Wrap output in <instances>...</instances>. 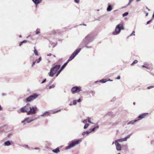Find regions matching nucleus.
Here are the masks:
<instances>
[{
    "label": "nucleus",
    "mask_w": 154,
    "mask_h": 154,
    "mask_svg": "<svg viewBox=\"0 0 154 154\" xmlns=\"http://www.w3.org/2000/svg\"><path fill=\"white\" fill-rule=\"evenodd\" d=\"M5 95V94H3V96H4V95Z\"/></svg>",
    "instance_id": "nucleus-63"
},
{
    "label": "nucleus",
    "mask_w": 154,
    "mask_h": 154,
    "mask_svg": "<svg viewBox=\"0 0 154 154\" xmlns=\"http://www.w3.org/2000/svg\"><path fill=\"white\" fill-rule=\"evenodd\" d=\"M92 93H95V92L94 91H92Z\"/></svg>",
    "instance_id": "nucleus-61"
},
{
    "label": "nucleus",
    "mask_w": 154,
    "mask_h": 154,
    "mask_svg": "<svg viewBox=\"0 0 154 154\" xmlns=\"http://www.w3.org/2000/svg\"><path fill=\"white\" fill-rule=\"evenodd\" d=\"M19 37H21V35H20Z\"/></svg>",
    "instance_id": "nucleus-64"
},
{
    "label": "nucleus",
    "mask_w": 154,
    "mask_h": 154,
    "mask_svg": "<svg viewBox=\"0 0 154 154\" xmlns=\"http://www.w3.org/2000/svg\"><path fill=\"white\" fill-rule=\"evenodd\" d=\"M130 3H131V2H129L128 3V5H127V6H128V5H130Z\"/></svg>",
    "instance_id": "nucleus-52"
},
{
    "label": "nucleus",
    "mask_w": 154,
    "mask_h": 154,
    "mask_svg": "<svg viewBox=\"0 0 154 154\" xmlns=\"http://www.w3.org/2000/svg\"><path fill=\"white\" fill-rule=\"evenodd\" d=\"M35 62H33L32 63V67H33L35 64Z\"/></svg>",
    "instance_id": "nucleus-44"
},
{
    "label": "nucleus",
    "mask_w": 154,
    "mask_h": 154,
    "mask_svg": "<svg viewBox=\"0 0 154 154\" xmlns=\"http://www.w3.org/2000/svg\"><path fill=\"white\" fill-rule=\"evenodd\" d=\"M137 60H135L133 61V62L132 63L131 65H133L134 64L137 63Z\"/></svg>",
    "instance_id": "nucleus-30"
},
{
    "label": "nucleus",
    "mask_w": 154,
    "mask_h": 154,
    "mask_svg": "<svg viewBox=\"0 0 154 154\" xmlns=\"http://www.w3.org/2000/svg\"><path fill=\"white\" fill-rule=\"evenodd\" d=\"M142 66L143 67H145L146 68L148 69V67H147L146 66H145V65H143Z\"/></svg>",
    "instance_id": "nucleus-45"
},
{
    "label": "nucleus",
    "mask_w": 154,
    "mask_h": 154,
    "mask_svg": "<svg viewBox=\"0 0 154 154\" xmlns=\"http://www.w3.org/2000/svg\"><path fill=\"white\" fill-rule=\"evenodd\" d=\"M81 50V48H78L76 49L74 52H73L72 54L70 56L69 59L67 61L64 63V64L63 65V66L61 67V69H63L66 66L68 63L69 62L72 60L73 59L74 57L77 55V54L79 53V52Z\"/></svg>",
    "instance_id": "nucleus-2"
},
{
    "label": "nucleus",
    "mask_w": 154,
    "mask_h": 154,
    "mask_svg": "<svg viewBox=\"0 0 154 154\" xmlns=\"http://www.w3.org/2000/svg\"><path fill=\"white\" fill-rule=\"evenodd\" d=\"M50 43L51 44V45L52 46V47H54L56 45V44L55 43H54V42H50Z\"/></svg>",
    "instance_id": "nucleus-25"
},
{
    "label": "nucleus",
    "mask_w": 154,
    "mask_h": 154,
    "mask_svg": "<svg viewBox=\"0 0 154 154\" xmlns=\"http://www.w3.org/2000/svg\"><path fill=\"white\" fill-rule=\"evenodd\" d=\"M89 126V124H85V125L84 127V129L87 128Z\"/></svg>",
    "instance_id": "nucleus-26"
},
{
    "label": "nucleus",
    "mask_w": 154,
    "mask_h": 154,
    "mask_svg": "<svg viewBox=\"0 0 154 154\" xmlns=\"http://www.w3.org/2000/svg\"><path fill=\"white\" fill-rule=\"evenodd\" d=\"M46 79H45L43 80V81L41 83L42 84L43 83H44L45 82H46Z\"/></svg>",
    "instance_id": "nucleus-41"
},
{
    "label": "nucleus",
    "mask_w": 154,
    "mask_h": 154,
    "mask_svg": "<svg viewBox=\"0 0 154 154\" xmlns=\"http://www.w3.org/2000/svg\"><path fill=\"white\" fill-rule=\"evenodd\" d=\"M121 29H124V27L122 24H118L116 27L115 31L113 32V34L114 35H117L119 34Z\"/></svg>",
    "instance_id": "nucleus-4"
},
{
    "label": "nucleus",
    "mask_w": 154,
    "mask_h": 154,
    "mask_svg": "<svg viewBox=\"0 0 154 154\" xmlns=\"http://www.w3.org/2000/svg\"><path fill=\"white\" fill-rule=\"evenodd\" d=\"M49 116H50V112L49 111H46L41 115L42 116L47 117Z\"/></svg>",
    "instance_id": "nucleus-11"
},
{
    "label": "nucleus",
    "mask_w": 154,
    "mask_h": 154,
    "mask_svg": "<svg viewBox=\"0 0 154 154\" xmlns=\"http://www.w3.org/2000/svg\"><path fill=\"white\" fill-rule=\"evenodd\" d=\"M148 114V113H143L142 114L140 115L138 117V118L139 120H141L142 119L144 118Z\"/></svg>",
    "instance_id": "nucleus-12"
},
{
    "label": "nucleus",
    "mask_w": 154,
    "mask_h": 154,
    "mask_svg": "<svg viewBox=\"0 0 154 154\" xmlns=\"http://www.w3.org/2000/svg\"><path fill=\"white\" fill-rule=\"evenodd\" d=\"M35 119H30V120H29V119L27 120H26V122L28 123H30L32 122V121H33Z\"/></svg>",
    "instance_id": "nucleus-28"
},
{
    "label": "nucleus",
    "mask_w": 154,
    "mask_h": 154,
    "mask_svg": "<svg viewBox=\"0 0 154 154\" xmlns=\"http://www.w3.org/2000/svg\"><path fill=\"white\" fill-rule=\"evenodd\" d=\"M26 42L27 41L26 40L20 42V44H19L20 46L23 43H26Z\"/></svg>",
    "instance_id": "nucleus-29"
},
{
    "label": "nucleus",
    "mask_w": 154,
    "mask_h": 154,
    "mask_svg": "<svg viewBox=\"0 0 154 154\" xmlns=\"http://www.w3.org/2000/svg\"><path fill=\"white\" fill-rule=\"evenodd\" d=\"M52 33L53 34H55V33H56V31H55V30H54L53 31Z\"/></svg>",
    "instance_id": "nucleus-46"
},
{
    "label": "nucleus",
    "mask_w": 154,
    "mask_h": 154,
    "mask_svg": "<svg viewBox=\"0 0 154 154\" xmlns=\"http://www.w3.org/2000/svg\"><path fill=\"white\" fill-rule=\"evenodd\" d=\"M72 105H73V104H72L71 103H70L69 104V105L70 106H72Z\"/></svg>",
    "instance_id": "nucleus-56"
},
{
    "label": "nucleus",
    "mask_w": 154,
    "mask_h": 154,
    "mask_svg": "<svg viewBox=\"0 0 154 154\" xmlns=\"http://www.w3.org/2000/svg\"><path fill=\"white\" fill-rule=\"evenodd\" d=\"M115 143L116 146V150L118 151H120L122 150V147L118 143L117 140H115L114 142H113L112 143L113 145Z\"/></svg>",
    "instance_id": "nucleus-10"
},
{
    "label": "nucleus",
    "mask_w": 154,
    "mask_h": 154,
    "mask_svg": "<svg viewBox=\"0 0 154 154\" xmlns=\"http://www.w3.org/2000/svg\"><path fill=\"white\" fill-rule=\"evenodd\" d=\"M38 110V109L35 106L31 107L29 111L27 112V115H29L31 114L35 113Z\"/></svg>",
    "instance_id": "nucleus-7"
},
{
    "label": "nucleus",
    "mask_w": 154,
    "mask_h": 154,
    "mask_svg": "<svg viewBox=\"0 0 154 154\" xmlns=\"http://www.w3.org/2000/svg\"><path fill=\"white\" fill-rule=\"evenodd\" d=\"M117 79H120V76H118L116 78Z\"/></svg>",
    "instance_id": "nucleus-47"
},
{
    "label": "nucleus",
    "mask_w": 154,
    "mask_h": 154,
    "mask_svg": "<svg viewBox=\"0 0 154 154\" xmlns=\"http://www.w3.org/2000/svg\"><path fill=\"white\" fill-rule=\"evenodd\" d=\"M154 87V86H151L149 87H148L147 88L148 89H149L151 88H152Z\"/></svg>",
    "instance_id": "nucleus-35"
},
{
    "label": "nucleus",
    "mask_w": 154,
    "mask_h": 154,
    "mask_svg": "<svg viewBox=\"0 0 154 154\" xmlns=\"http://www.w3.org/2000/svg\"><path fill=\"white\" fill-rule=\"evenodd\" d=\"M34 149H39V148H37V147H35V148Z\"/></svg>",
    "instance_id": "nucleus-50"
},
{
    "label": "nucleus",
    "mask_w": 154,
    "mask_h": 154,
    "mask_svg": "<svg viewBox=\"0 0 154 154\" xmlns=\"http://www.w3.org/2000/svg\"><path fill=\"white\" fill-rule=\"evenodd\" d=\"M138 120H133L127 123V125H130L131 124L133 125L134 124V123L137 121Z\"/></svg>",
    "instance_id": "nucleus-17"
},
{
    "label": "nucleus",
    "mask_w": 154,
    "mask_h": 154,
    "mask_svg": "<svg viewBox=\"0 0 154 154\" xmlns=\"http://www.w3.org/2000/svg\"><path fill=\"white\" fill-rule=\"evenodd\" d=\"M25 147H28V146L27 145H25Z\"/></svg>",
    "instance_id": "nucleus-60"
},
{
    "label": "nucleus",
    "mask_w": 154,
    "mask_h": 154,
    "mask_svg": "<svg viewBox=\"0 0 154 154\" xmlns=\"http://www.w3.org/2000/svg\"><path fill=\"white\" fill-rule=\"evenodd\" d=\"M99 128V126L97 125V126L94 128H93L90 129H89L90 132H94L95 130H97Z\"/></svg>",
    "instance_id": "nucleus-15"
},
{
    "label": "nucleus",
    "mask_w": 154,
    "mask_h": 154,
    "mask_svg": "<svg viewBox=\"0 0 154 154\" xmlns=\"http://www.w3.org/2000/svg\"><path fill=\"white\" fill-rule=\"evenodd\" d=\"M60 65H56L51 68L50 72L48 73L49 76L51 77L53 76L55 73H56L57 70L60 68Z\"/></svg>",
    "instance_id": "nucleus-3"
},
{
    "label": "nucleus",
    "mask_w": 154,
    "mask_h": 154,
    "mask_svg": "<svg viewBox=\"0 0 154 154\" xmlns=\"http://www.w3.org/2000/svg\"><path fill=\"white\" fill-rule=\"evenodd\" d=\"M40 33V30L39 29L37 28L35 31V34L36 35H38Z\"/></svg>",
    "instance_id": "nucleus-21"
},
{
    "label": "nucleus",
    "mask_w": 154,
    "mask_h": 154,
    "mask_svg": "<svg viewBox=\"0 0 154 154\" xmlns=\"http://www.w3.org/2000/svg\"><path fill=\"white\" fill-rule=\"evenodd\" d=\"M134 0H129V1L130 2H132Z\"/></svg>",
    "instance_id": "nucleus-51"
},
{
    "label": "nucleus",
    "mask_w": 154,
    "mask_h": 154,
    "mask_svg": "<svg viewBox=\"0 0 154 154\" xmlns=\"http://www.w3.org/2000/svg\"><path fill=\"white\" fill-rule=\"evenodd\" d=\"M59 75V74H58L57 73V74H56V76L57 77L58 76V75Z\"/></svg>",
    "instance_id": "nucleus-55"
},
{
    "label": "nucleus",
    "mask_w": 154,
    "mask_h": 154,
    "mask_svg": "<svg viewBox=\"0 0 154 154\" xmlns=\"http://www.w3.org/2000/svg\"><path fill=\"white\" fill-rule=\"evenodd\" d=\"M77 103V101L76 100H73V105H76Z\"/></svg>",
    "instance_id": "nucleus-33"
},
{
    "label": "nucleus",
    "mask_w": 154,
    "mask_h": 154,
    "mask_svg": "<svg viewBox=\"0 0 154 154\" xmlns=\"http://www.w3.org/2000/svg\"><path fill=\"white\" fill-rule=\"evenodd\" d=\"M117 140L118 142H121L123 141V140L122 138L118 139Z\"/></svg>",
    "instance_id": "nucleus-36"
},
{
    "label": "nucleus",
    "mask_w": 154,
    "mask_h": 154,
    "mask_svg": "<svg viewBox=\"0 0 154 154\" xmlns=\"http://www.w3.org/2000/svg\"><path fill=\"white\" fill-rule=\"evenodd\" d=\"M128 14V12H126L123 14L122 16L123 17H124L125 16L127 15Z\"/></svg>",
    "instance_id": "nucleus-32"
},
{
    "label": "nucleus",
    "mask_w": 154,
    "mask_h": 154,
    "mask_svg": "<svg viewBox=\"0 0 154 154\" xmlns=\"http://www.w3.org/2000/svg\"><path fill=\"white\" fill-rule=\"evenodd\" d=\"M52 152L55 153H57L60 152L59 148L57 147L52 150Z\"/></svg>",
    "instance_id": "nucleus-18"
},
{
    "label": "nucleus",
    "mask_w": 154,
    "mask_h": 154,
    "mask_svg": "<svg viewBox=\"0 0 154 154\" xmlns=\"http://www.w3.org/2000/svg\"><path fill=\"white\" fill-rule=\"evenodd\" d=\"M74 1L75 3H78L79 2V0H74Z\"/></svg>",
    "instance_id": "nucleus-40"
},
{
    "label": "nucleus",
    "mask_w": 154,
    "mask_h": 154,
    "mask_svg": "<svg viewBox=\"0 0 154 154\" xmlns=\"http://www.w3.org/2000/svg\"><path fill=\"white\" fill-rule=\"evenodd\" d=\"M32 1L36 5V7L37 5L41 3L42 1V0H32Z\"/></svg>",
    "instance_id": "nucleus-14"
},
{
    "label": "nucleus",
    "mask_w": 154,
    "mask_h": 154,
    "mask_svg": "<svg viewBox=\"0 0 154 154\" xmlns=\"http://www.w3.org/2000/svg\"><path fill=\"white\" fill-rule=\"evenodd\" d=\"M41 60V57H40L38 59H37L36 60V61L37 62V63H38L40 62Z\"/></svg>",
    "instance_id": "nucleus-24"
},
{
    "label": "nucleus",
    "mask_w": 154,
    "mask_h": 154,
    "mask_svg": "<svg viewBox=\"0 0 154 154\" xmlns=\"http://www.w3.org/2000/svg\"><path fill=\"white\" fill-rule=\"evenodd\" d=\"M94 40L93 35L91 33L88 34L83 39L80 44V46L83 48L85 46L87 48H90L91 46H88L87 45L90 43L93 42Z\"/></svg>",
    "instance_id": "nucleus-1"
},
{
    "label": "nucleus",
    "mask_w": 154,
    "mask_h": 154,
    "mask_svg": "<svg viewBox=\"0 0 154 154\" xmlns=\"http://www.w3.org/2000/svg\"><path fill=\"white\" fill-rule=\"evenodd\" d=\"M59 75V74H58L57 73V74H56V76L57 77L58 76V75Z\"/></svg>",
    "instance_id": "nucleus-54"
},
{
    "label": "nucleus",
    "mask_w": 154,
    "mask_h": 154,
    "mask_svg": "<svg viewBox=\"0 0 154 154\" xmlns=\"http://www.w3.org/2000/svg\"><path fill=\"white\" fill-rule=\"evenodd\" d=\"M146 9L147 10H148V11H149V9L148 8H147V7H146Z\"/></svg>",
    "instance_id": "nucleus-58"
},
{
    "label": "nucleus",
    "mask_w": 154,
    "mask_h": 154,
    "mask_svg": "<svg viewBox=\"0 0 154 154\" xmlns=\"http://www.w3.org/2000/svg\"><path fill=\"white\" fill-rule=\"evenodd\" d=\"M31 107L30 104L29 103H27L24 107L21 108L20 111L22 112H26L27 114V112L29 111Z\"/></svg>",
    "instance_id": "nucleus-6"
},
{
    "label": "nucleus",
    "mask_w": 154,
    "mask_h": 154,
    "mask_svg": "<svg viewBox=\"0 0 154 154\" xmlns=\"http://www.w3.org/2000/svg\"><path fill=\"white\" fill-rule=\"evenodd\" d=\"M112 9V7L110 3L108 4V6L106 9V10L108 11H111Z\"/></svg>",
    "instance_id": "nucleus-13"
},
{
    "label": "nucleus",
    "mask_w": 154,
    "mask_h": 154,
    "mask_svg": "<svg viewBox=\"0 0 154 154\" xmlns=\"http://www.w3.org/2000/svg\"><path fill=\"white\" fill-rule=\"evenodd\" d=\"M11 144V143L9 140L6 141L4 143V145L5 146H9Z\"/></svg>",
    "instance_id": "nucleus-19"
},
{
    "label": "nucleus",
    "mask_w": 154,
    "mask_h": 154,
    "mask_svg": "<svg viewBox=\"0 0 154 154\" xmlns=\"http://www.w3.org/2000/svg\"><path fill=\"white\" fill-rule=\"evenodd\" d=\"M52 55V54H48L47 55L48 56H51Z\"/></svg>",
    "instance_id": "nucleus-49"
},
{
    "label": "nucleus",
    "mask_w": 154,
    "mask_h": 154,
    "mask_svg": "<svg viewBox=\"0 0 154 154\" xmlns=\"http://www.w3.org/2000/svg\"><path fill=\"white\" fill-rule=\"evenodd\" d=\"M79 140H77L75 141H72L69 143V145L65 147V149L68 150L70 149L72 147L80 143Z\"/></svg>",
    "instance_id": "nucleus-5"
},
{
    "label": "nucleus",
    "mask_w": 154,
    "mask_h": 154,
    "mask_svg": "<svg viewBox=\"0 0 154 154\" xmlns=\"http://www.w3.org/2000/svg\"><path fill=\"white\" fill-rule=\"evenodd\" d=\"M81 99H78V100H77V102H79H79H81Z\"/></svg>",
    "instance_id": "nucleus-48"
},
{
    "label": "nucleus",
    "mask_w": 154,
    "mask_h": 154,
    "mask_svg": "<svg viewBox=\"0 0 154 154\" xmlns=\"http://www.w3.org/2000/svg\"><path fill=\"white\" fill-rule=\"evenodd\" d=\"M87 122L89 123H91V124H93V123H92L90 121V120L89 119H88Z\"/></svg>",
    "instance_id": "nucleus-43"
},
{
    "label": "nucleus",
    "mask_w": 154,
    "mask_h": 154,
    "mask_svg": "<svg viewBox=\"0 0 154 154\" xmlns=\"http://www.w3.org/2000/svg\"><path fill=\"white\" fill-rule=\"evenodd\" d=\"M38 96V95L36 93H35L33 95L29 96L26 99V100L28 102H31V101L35 99Z\"/></svg>",
    "instance_id": "nucleus-8"
},
{
    "label": "nucleus",
    "mask_w": 154,
    "mask_h": 154,
    "mask_svg": "<svg viewBox=\"0 0 154 154\" xmlns=\"http://www.w3.org/2000/svg\"><path fill=\"white\" fill-rule=\"evenodd\" d=\"M62 70L63 69H60L57 72V73L59 74Z\"/></svg>",
    "instance_id": "nucleus-39"
},
{
    "label": "nucleus",
    "mask_w": 154,
    "mask_h": 154,
    "mask_svg": "<svg viewBox=\"0 0 154 154\" xmlns=\"http://www.w3.org/2000/svg\"><path fill=\"white\" fill-rule=\"evenodd\" d=\"M152 20H150L148 21L146 23V24H148L150 23L152 21Z\"/></svg>",
    "instance_id": "nucleus-38"
},
{
    "label": "nucleus",
    "mask_w": 154,
    "mask_h": 154,
    "mask_svg": "<svg viewBox=\"0 0 154 154\" xmlns=\"http://www.w3.org/2000/svg\"><path fill=\"white\" fill-rule=\"evenodd\" d=\"M131 135V134L128 135L126 137L122 138L123 141H126L128 138H129L130 137Z\"/></svg>",
    "instance_id": "nucleus-20"
},
{
    "label": "nucleus",
    "mask_w": 154,
    "mask_h": 154,
    "mask_svg": "<svg viewBox=\"0 0 154 154\" xmlns=\"http://www.w3.org/2000/svg\"><path fill=\"white\" fill-rule=\"evenodd\" d=\"M148 13H146V16H147V15H148Z\"/></svg>",
    "instance_id": "nucleus-53"
},
{
    "label": "nucleus",
    "mask_w": 154,
    "mask_h": 154,
    "mask_svg": "<svg viewBox=\"0 0 154 154\" xmlns=\"http://www.w3.org/2000/svg\"><path fill=\"white\" fill-rule=\"evenodd\" d=\"M135 31H133V32H132V33L130 34V36H131L132 35H135Z\"/></svg>",
    "instance_id": "nucleus-37"
},
{
    "label": "nucleus",
    "mask_w": 154,
    "mask_h": 154,
    "mask_svg": "<svg viewBox=\"0 0 154 154\" xmlns=\"http://www.w3.org/2000/svg\"><path fill=\"white\" fill-rule=\"evenodd\" d=\"M90 133H91V132H90V130H88L87 131H85L83 132L82 133V134L83 136H86L87 135H88Z\"/></svg>",
    "instance_id": "nucleus-16"
},
{
    "label": "nucleus",
    "mask_w": 154,
    "mask_h": 154,
    "mask_svg": "<svg viewBox=\"0 0 154 154\" xmlns=\"http://www.w3.org/2000/svg\"><path fill=\"white\" fill-rule=\"evenodd\" d=\"M55 85H52L49 86L48 88L50 89L51 88H54L55 87Z\"/></svg>",
    "instance_id": "nucleus-31"
},
{
    "label": "nucleus",
    "mask_w": 154,
    "mask_h": 154,
    "mask_svg": "<svg viewBox=\"0 0 154 154\" xmlns=\"http://www.w3.org/2000/svg\"><path fill=\"white\" fill-rule=\"evenodd\" d=\"M29 119V117H27V118H26L25 119L23 120H22V121H21V123H24L25 122H26V120H28Z\"/></svg>",
    "instance_id": "nucleus-23"
},
{
    "label": "nucleus",
    "mask_w": 154,
    "mask_h": 154,
    "mask_svg": "<svg viewBox=\"0 0 154 154\" xmlns=\"http://www.w3.org/2000/svg\"><path fill=\"white\" fill-rule=\"evenodd\" d=\"M2 109V107L1 106V105H0V110H1Z\"/></svg>",
    "instance_id": "nucleus-57"
},
{
    "label": "nucleus",
    "mask_w": 154,
    "mask_h": 154,
    "mask_svg": "<svg viewBox=\"0 0 154 154\" xmlns=\"http://www.w3.org/2000/svg\"><path fill=\"white\" fill-rule=\"evenodd\" d=\"M34 52L36 56H38V54L37 51L35 49V47H34Z\"/></svg>",
    "instance_id": "nucleus-22"
},
{
    "label": "nucleus",
    "mask_w": 154,
    "mask_h": 154,
    "mask_svg": "<svg viewBox=\"0 0 154 154\" xmlns=\"http://www.w3.org/2000/svg\"><path fill=\"white\" fill-rule=\"evenodd\" d=\"M106 81H106V79H102V80H101L100 81V82L103 83H105Z\"/></svg>",
    "instance_id": "nucleus-27"
},
{
    "label": "nucleus",
    "mask_w": 154,
    "mask_h": 154,
    "mask_svg": "<svg viewBox=\"0 0 154 154\" xmlns=\"http://www.w3.org/2000/svg\"><path fill=\"white\" fill-rule=\"evenodd\" d=\"M82 122L85 124H87V120H84L82 121Z\"/></svg>",
    "instance_id": "nucleus-34"
},
{
    "label": "nucleus",
    "mask_w": 154,
    "mask_h": 154,
    "mask_svg": "<svg viewBox=\"0 0 154 154\" xmlns=\"http://www.w3.org/2000/svg\"><path fill=\"white\" fill-rule=\"evenodd\" d=\"M140 0H136L137 2H138L140 1Z\"/></svg>",
    "instance_id": "nucleus-59"
},
{
    "label": "nucleus",
    "mask_w": 154,
    "mask_h": 154,
    "mask_svg": "<svg viewBox=\"0 0 154 154\" xmlns=\"http://www.w3.org/2000/svg\"><path fill=\"white\" fill-rule=\"evenodd\" d=\"M81 91V88L79 86H75L72 87L71 89V91L73 94L79 93Z\"/></svg>",
    "instance_id": "nucleus-9"
},
{
    "label": "nucleus",
    "mask_w": 154,
    "mask_h": 154,
    "mask_svg": "<svg viewBox=\"0 0 154 154\" xmlns=\"http://www.w3.org/2000/svg\"><path fill=\"white\" fill-rule=\"evenodd\" d=\"M83 25H84V26H86V24H83Z\"/></svg>",
    "instance_id": "nucleus-62"
},
{
    "label": "nucleus",
    "mask_w": 154,
    "mask_h": 154,
    "mask_svg": "<svg viewBox=\"0 0 154 154\" xmlns=\"http://www.w3.org/2000/svg\"><path fill=\"white\" fill-rule=\"evenodd\" d=\"M60 110H57V111H54L53 112V113H56L57 112H58L60 111Z\"/></svg>",
    "instance_id": "nucleus-42"
}]
</instances>
